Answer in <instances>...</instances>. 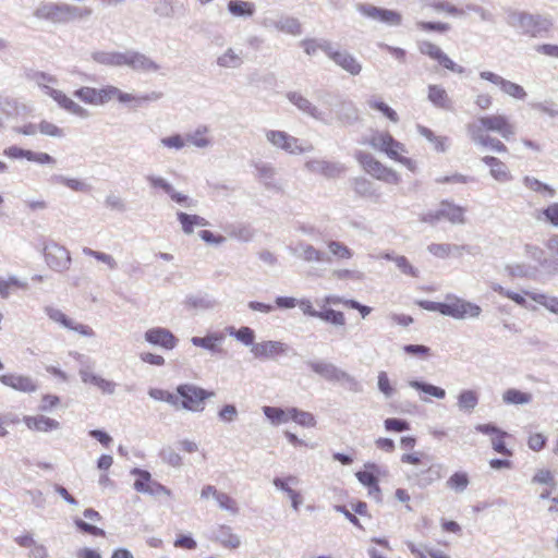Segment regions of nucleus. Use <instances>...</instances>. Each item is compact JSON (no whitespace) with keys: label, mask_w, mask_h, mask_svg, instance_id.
Segmentation results:
<instances>
[{"label":"nucleus","mask_w":558,"mask_h":558,"mask_svg":"<svg viewBox=\"0 0 558 558\" xmlns=\"http://www.w3.org/2000/svg\"><path fill=\"white\" fill-rule=\"evenodd\" d=\"M266 137L274 146L290 154H303L312 149L311 145L302 146L296 137L291 136L284 131H268Z\"/></svg>","instance_id":"obj_10"},{"label":"nucleus","mask_w":558,"mask_h":558,"mask_svg":"<svg viewBox=\"0 0 558 558\" xmlns=\"http://www.w3.org/2000/svg\"><path fill=\"white\" fill-rule=\"evenodd\" d=\"M220 542L225 547L238 548L240 546V538L233 534L229 527L222 529L220 534Z\"/></svg>","instance_id":"obj_54"},{"label":"nucleus","mask_w":558,"mask_h":558,"mask_svg":"<svg viewBox=\"0 0 558 558\" xmlns=\"http://www.w3.org/2000/svg\"><path fill=\"white\" fill-rule=\"evenodd\" d=\"M465 246L449 243H432L428 245V252L438 258H449L453 255L460 254Z\"/></svg>","instance_id":"obj_26"},{"label":"nucleus","mask_w":558,"mask_h":558,"mask_svg":"<svg viewBox=\"0 0 558 558\" xmlns=\"http://www.w3.org/2000/svg\"><path fill=\"white\" fill-rule=\"evenodd\" d=\"M328 248L332 255L341 259H349L353 255L352 251L348 246L337 241H330L328 243Z\"/></svg>","instance_id":"obj_51"},{"label":"nucleus","mask_w":558,"mask_h":558,"mask_svg":"<svg viewBox=\"0 0 558 558\" xmlns=\"http://www.w3.org/2000/svg\"><path fill=\"white\" fill-rule=\"evenodd\" d=\"M532 482L533 483H536V484H542V485H548L550 486L551 488H554L556 486V482H555V478H554V475L553 473L547 470V469H541L538 470L533 478H532Z\"/></svg>","instance_id":"obj_52"},{"label":"nucleus","mask_w":558,"mask_h":558,"mask_svg":"<svg viewBox=\"0 0 558 558\" xmlns=\"http://www.w3.org/2000/svg\"><path fill=\"white\" fill-rule=\"evenodd\" d=\"M525 294L534 302L544 306L550 313L558 315V298L557 296H549V295H546L543 293H534V292H525Z\"/></svg>","instance_id":"obj_32"},{"label":"nucleus","mask_w":558,"mask_h":558,"mask_svg":"<svg viewBox=\"0 0 558 558\" xmlns=\"http://www.w3.org/2000/svg\"><path fill=\"white\" fill-rule=\"evenodd\" d=\"M288 99L295 105L300 110L304 111L305 113L316 117L317 109L316 107L303 95L296 92L289 93L287 95Z\"/></svg>","instance_id":"obj_37"},{"label":"nucleus","mask_w":558,"mask_h":558,"mask_svg":"<svg viewBox=\"0 0 558 558\" xmlns=\"http://www.w3.org/2000/svg\"><path fill=\"white\" fill-rule=\"evenodd\" d=\"M23 422L35 432H50L59 427L58 421L44 415L24 416Z\"/></svg>","instance_id":"obj_22"},{"label":"nucleus","mask_w":558,"mask_h":558,"mask_svg":"<svg viewBox=\"0 0 558 558\" xmlns=\"http://www.w3.org/2000/svg\"><path fill=\"white\" fill-rule=\"evenodd\" d=\"M117 99L119 102H133L140 100H147L148 97H136L132 94L124 93L120 90L118 87L112 85H107L101 88H97V104L104 105L109 102L110 100Z\"/></svg>","instance_id":"obj_15"},{"label":"nucleus","mask_w":558,"mask_h":558,"mask_svg":"<svg viewBox=\"0 0 558 558\" xmlns=\"http://www.w3.org/2000/svg\"><path fill=\"white\" fill-rule=\"evenodd\" d=\"M470 484L469 474L464 471H458L447 480V486L456 493L464 492Z\"/></svg>","instance_id":"obj_34"},{"label":"nucleus","mask_w":558,"mask_h":558,"mask_svg":"<svg viewBox=\"0 0 558 558\" xmlns=\"http://www.w3.org/2000/svg\"><path fill=\"white\" fill-rule=\"evenodd\" d=\"M446 219L453 225H462L465 222V208L451 202L444 201L440 207L425 217V221L430 223Z\"/></svg>","instance_id":"obj_7"},{"label":"nucleus","mask_w":558,"mask_h":558,"mask_svg":"<svg viewBox=\"0 0 558 558\" xmlns=\"http://www.w3.org/2000/svg\"><path fill=\"white\" fill-rule=\"evenodd\" d=\"M305 166L308 170L319 172L328 178L337 177L343 171V167L326 160H310Z\"/></svg>","instance_id":"obj_23"},{"label":"nucleus","mask_w":558,"mask_h":558,"mask_svg":"<svg viewBox=\"0 0 558 558\" xmlns=\"http://www.w3.org/2000/svg\"><path fill=\"white\" fill-rule=\"evenodd\" d=\"M427 92V98L434 106L441 109L450 108V98L442 86L436 84L429 85Z\"/></svg>","instance_id":"obj_24"},{"label":"nucleus","mask_w":558,"mask_h":558,"mask_svg":"<svg viewBox=\"0 0 558 558\" xmlns=\"http://www.w3.org/2000/svg\"><path fill=\"white\" fill-rule=\"evenodd\" d=\"M45 93L51 97L61 108L68 110L71 113L85 117L87 114L86 109L77 105L73 101L69 96H66L62 90L54 89L47 84H39Z\"/></svg>","instance_id":"obj_16"},{"label":"nucleus","mask_w":558,"mask_h":558,"mask_svg":"<svg viewBox=\"0 0 558 558\" xmlns=\"http://www.w3.org/2000/svg\"><path fill=\"white\" fill-rule=\"evenodd\" d=\"M392 260L397 265V267L400 269L401 272H403L407 276L410 277H417L418 271L416 268H414L409 259L405 256H397L393 257Z\"/></svg>","instance_id":"obj_53"},{"label":"nucleus","mask_w":558,"mask_h":558,"mask_svg":"<svg viewBox=\"0 0 558 558\" xmlns=\"http://www.w3.org/2000/svg\"><path fill=\"white\" fill-rule=\"evenodd\" d=\"M81 378L83 383L96 386L104 393H112L114 391L116 385L112 381L105 379L98 375H95L90 372L82 371Z\"/></svg>","instance_id":"obj_27"},{"label":"nucleus","mask_w":558,"mask_h":558,"mask_svg":"<svg viewBox=\"0 0 558 558\" xmlns=\"http://www.w3.org/2000/svg\"><path fill=\"white\" fill-rule=\"evenodd\" d=\"M475 430L482 433L484 435L490 436L492 447L495 452L506 456L508 458L513 456V451L506 446V439L509 437V434L496 425L487 423V424H478L475 426Z\"/></svg>","instance_id":"obj_9"},{"label":"nucleus","mask_w":558,"mask_h":558,"mask_svg":"<svg viewBox=\"0 0 558 558\" xmlns=\"http://www.w3.org/2000/svg\"><path fill=\"white\" fill-rule=\"evenodd\" d=\"M400 461L404 464L414 466H427L426 471H430L432 465H428L429 459L423 451H412L403 453Z\"/></svg>","instance_id":"obj_36"},{"label":"nucleus","mask_w":558,"mask_h":558,"mask_svg":"<svg viewBox=\"0 0 558 558\" xmlns=\"http://www.w3.org/2000/svg\"><path fill=\"white\" fill-rule=\"evenodd\" d=\"M468 130L474 142L494 151L504 154L508 151L507 145L486 133L494 132L506 140L515 134L514 123L509 117L501 113L482 116L477 119L476 123L469 125Z\"/></svg>","instance_id":"obj_1"},{"label":"nucleus","mask_w":558,"mask_h":558,"mask_svg":"<svg viewBox=\"0 0 558 558\" xmlns=\"http://www.w3.org/2000/svg\"><path fill=\"white\" fill-rule=\"evenodd\" d=\"M482 161L489 167V173L496 181L508 182L512 179V174L508 166L499 158L494 156H484Z\"/></svg>","instance_id":"obj_21"},{"label":"nucleus","mask_w":558,"mask_h":558,"mask_svg":"<svg viewBox=\"0 0 558 558\" xmlns=\"http://www.w3.org/2000/svg\"><path fill=\"white\" fill-rule=\"evenodd\" d=\"M407 546L415 558H451L448 554L441 550H429L426 553L422 545L413 542H408Z\"/></svg>","instance_id":"obj_39"},{"label":"nucleus","mask_w":558,"mask_h":558,"mask_svg":"<svg viewBox=\"0 0 558 558\" xmlns=\"http://www.w3.org/2000/svg\"><path fill=\"white\" fill-rule=\"evenodd\" d=\"M500 89L508 96L519 100H523L527 96L525 89L521 85L508 80H504L500 85Z\"/></svg>","instance_id":"obj_45"},{"label":"nucleus","mask_w":558,"mask_h":558,"mask_svg":"<svg viewBox=\"0 0 558 558\" xmlns=\"http://www.w3.org/2000/svg\"><path fill=\"white\" fill-rule=\"evenodd\" d=\"M311 316H315L325 322H329L340 326L344 325L345 323L344 314L342 312L335 311L331 308L325 310L323 312H311Z\"/></svg>","instance_id":"obj_44"},{"label":"nucleus","mask_w":558,"mask_h":558,"mask_svg":"<svg viewBox=\"0 0 558 558\" xmlns=\"http://www.w3.org/2000/svg\"><path fill=\"white\" fill-rule=\"evenodd\" d=\"M482 313V308L474 303L460 299L456 295H447L444 302L442 315L456 319L475 318Z\"/></svg>","instance_id":"obj_6"},{"label":"nucleus","mask_w":558,"mask_h":558,"mask_svg":"<svg viewBox=\"0 0 558 558\" xmlns=\"http://www.w3.org/2000/svg\"><path fill=\"white\" fill-rule=\"evenodd\" d=\"M112 63L116 65L128 64L133 66L134 69H145L148 65V60L140 54H116L113 56Z\"/></svg>","instance_id":"obj_31"},{"label":"nucleus","mask_w":558,"mask_h":558,"mask_svg":"<svg viewBox=\"0 0 558 558\" xmlns=\"http://www.w3.org/2000/svg\"><path fill=\"white\" fill-rule=\"evenodd\" d=\"M403 351L408 354L418 355L422 357H427L430 355V349L428 347L422 345V344L404 345Z\"/></svg>","instance_id":"obj_63"},{"label":"nucleus","mask_w":558,"mask_h":558,"mask_svg":"<svg viewBox=\"0 0 558 558\" xmlns=\"http://www.w3.org/2000/svg\"><path fill=\"white\" fill-rule=\"evenodd\" d=\"M478 404V395L475 390H463L458 396V407L463 412H472Z\"/></svg>","instance_id":"obj_30"},{"label":"nucleus","mask_w":558,"mask_h":558,"mask_svg":"<svg viewBox=\"0 0 558 558\" xmlns=\"http://www.w3.org/2000/svg\"><path fill=\"white\" fill-rule=\"evenodd\" d=\"M38 132L43 135L51 137H62L64 135V132L61 128L48 120H41L38 123Z\"/></svg>","instance_id":"obj_50"},{"label":"nucleus","mask_w":558,"mask_h":558,"mask_svg":"<svg viewBox=\"0 0 558 558\" xmlns=\"http://www.w3.org/2000/svg\"><path fill=\"white\" fill-rule=\"evenodd\" d=\"M145 339L150 344L159 345L166 350H172L178 343V339L174 335L170 330L161 327L148 329L145 332Z\"/></svg>","instance_id":"obj_17"},{"label":"nucleus","mask_w":558,"mask_h":558,"mask_svg":"<svg viewBox=\"0 0 558 558\" xmlns=\"http://www.w3.org/2000/svg\"><path fill=\"white\" fill-rule=\"evenodd\" d=\"M251 351L257 359H271L284 353L286 348L279 341H263L253 344Z\"/></svg>","instance_id":"obj_20"},{"label":"nucleus","mask_w":558,"mask_h":558,"mask_svg":"<svg viewBox=\"0 0 558 558\" xmlns=\"http://www.w3.org/2000/svg\"><path fill=\"white\" fill-rule=\"evenodd\" d=\"M75 525L84 533H87V534H90L93 536H100V537H105L106 536V532L100 529V527H97L95 525H92L83 520H76L75 521Z\"/></svg>","instance_id":"obj_59"},{"label":"nucleus","mask_w":558,"mask_h":558,"mask_svg":"<svg viewBox=\"0 0 558 558\" xmlns=\"http://www.w3.org/2000/svg\"><path fill=\"white\" fill-rule=\"evenodd\" d=\"M420 52L428 58L437 61L442 68L456 72L463 73V68L457 65L441 49L439 46L430 41H423L418 46Z\"/></svg>","instance_id":"obj_13"},{"label":"nucleus","mask_w":558,"mask_h":558,"mask_svg":"<svg viewBox=\"0 0 558 558\" xmlns=\"http://www.w3.org/2000/svg\"><path fill=\"white\" fill-rule=\"evenodd\" d=\"M216 499L222 509H226L232 513H235L238 511V506H236L235 500L233 498H231L229 495H227L225 493H220L219 495H217Z\"/></svg>","instance_id":"obj_61"},{"label":"nucleus","mask_w":558,"mask_h":558,"mask_svg":"<svg viewBox=\"0 0 558 558\" xmlns=\"http://www.w3.org/2000/svg\"><path fill=\"white\" fill-rule=\"evenodd\" d=\"M265 416L274 424L280 425L290 421L291 408L281 409L276 407H264Z\"/></svg>","instance_id":"obj_29"},{"label":"nucleus","mask_w":558,"mask_h":558,"mask_svg":"<svg viewBox=\"0 0 558 558\" xmlns=\"http://www.w3.org/2000/svg\"><path fill=\"white\" fill-rule=\"evenodd\" d=\"M177 392L182 399V408L193 412L203 411L205 400L215 396L214 391H207L201 387L191 384L178 386Z\"/></svg>","instance_id":"obj_5"},{"label":"nucleus","mask_w":558,"mask_h":558,"mask_svg":"<svg viewBox=\"0 0 558 558\" xmlns=\"http://www.w3.org/2000/svg\"><path fill=\"white\" fill-rule=\"evenodd\" d=\"M45 259L47 265L57 271L68 269L71 264V256L69 251L64 246L57 243L46 245Z\"/></svg>","instance_id":"obj_12"},{"label":"nucleus","mask_w":558,"mask_h":558,"mask_svg":"<svg viewBox=\"0 0 558 558\" xmlns=\"http://www.w3.org/2000/svg\"><path fill=\"white\" fill-rule=\"evenodd\" d=\"M367 144L374 149L384 153L389 159L404 166L408 170H417L416 161L404 156L408 153L405 145L397 141L388 131H376L368 138Z\"/></svg>","instance_id":"obj_2"},{"label":"nucleus","mask_w":558,"mask_h":558,"mask_svg":"<svg viewBox=\"0 0 558 558\" xmlns=\"http://www.w3.org/2000/svg\"><path fill=\"white\" fill-rule=\"evenodd\" d=\"M417 27L425 32H439L444 33L447 32L450 28V25L447 23H440V22H418Z\"/></svg>","instance_id":"obj_58"},{"label":"nucleus","mask_w":558,"mask_h":558,"mask_svg":"<svg viewBox=\"0 0 558 558\" xmlns=\"http://www.w3.org/2000/svg\"><path fill=\"white\" fill-rule=\"evenodd\" d=\"M28 161L31 162H36V163H39V165H53L56 163V159L50 156L49 154L47 153H35L33 150H29L28 149V153H27V159Z\"/></svg>","instance_id":"obj_57"},{"label":"nucleus","mask_w":558,"mask_h":558,"mask_svg":"<svg viewBox=\"0 0 558 558\" xmlns=\"http://www.w3.org/2000/svg\"><path fill=\"white\" fill-rule=\"evenodd\" d=\"M48 316L56 323L63 325L64 327L78 332L80 335L90 337L94 335L93 329L84 324L74 323L64 313L56 308L47 310Z\"/></svg>","instance_id":"obj_19"},{"label":"nucleus","mask_w":558,"mask_h":558,"mask_svg":"<svg viewBox=\"0 0 558 558\" xmlns=\"http://www.w3.org/2000/svg\"><path fill=\"white\" fill-rule=\"evenodd\" d=\"M527 447L534 451H542L547 445V436L543 433H531L526 439Z\"/></svg>","instance_id":"obj_48"},{"label":"nucleus","mask_w":558,"mask_h":558,"mask_svg":"<svg viewBox=\"0 0 558 558\" xmlns=\"http://www.w3.org/2000/svg\"><path fill=\"white\" fill-rule=\"evenodd\" d=\"M543 215L545 219L553 226L558 227V203L548 205L544 210Z\"/></svg>","instance_id":"obj_64"},{"label":"nucleus","mask_w":558,"mask_h":558,"mask_svg":"<svg viewBox=\"0 0 558 558\" xmlns=\"http://www.w3.org/2000/svg\"><path fill=\"white\" fill-rule=\"evenodd\" d=\"M178 220L182 226V230L190 234L196 227H206L208 221L198 215H189L185 213H178Z\"/></svg>","instance_id":"obj_28"},{"label":"nucleus","mask_w":558,"mask_h":558,"mask_svg":"<svg viewBox=\"0 0 558 558\" xmlns=\"http://www.w3.org/2000/svg\"><path fill=\"white\" fill-rule=\"evenodd\" d=\"M131 474L136 477L133 487L137 493L154 496L161 494L170 495V492L163 485L153 480L148 471L136 468L131 471Z\"/></svg>","instance_id":"obj_8"},{"label":"nucleus","mask_w":558,"mask_h":558,"mask_svg":"<svg viewBox=\"0 0 558 558\" xmlns=\"http://www.w3.org/2000/svg\"><path fill=\"white\" fill-rule=\"evenodd\" d=\"M74 96L85 104L98 106L97 88L83 86L74 92Z\"/></svg>","instance_id":"obj_47"},{"label":"nucleus","mask_w":558,"mask_h":558,"mask_svg":"<svg viewBox=\"0 0 558 558\" xmlns=\"http://www.w3.org/2000/svg\"><path fill=\"white\" fill-rule=\"evenodd\" d=\"M92 14L89 8H78L66 3H41L34 11L35 17L53 24H65L76 19H84Z\"/></svg>","instance_id":"obj_3"},{"label":"nucleus","mask_w":558,"mask_h":558,"mask_svg":"<svg viewBox=\"0 0 558 558\" xmlns=\"http://www.w3.org/2000/svg\"><path fill=\"white\" fill-rule=\"evenodd\" d=\"M0 383L12 389L26 393L34 392L37 389L36 383L29 376L25 375L3 374L0 375Z\"/></svg>","instance_id":"obj_18"},{"label":"nucleus","mask_w":558,"mask_h":558,"mask_svg":"<svg viewBox=\"0 0 558 558\" xmlns=\"http://www.w3.org/2000/svg\"><path fill=\"white\" fill-rule=\"evenodd\" d=\"M322 50L341 69L351 75H359L362 71L361 63L348 51L332 50L330 44L322 47Z\"/></svg>","instance_id":"obj_11"},{"label":"nucleus","mask_w":558,"mask_h":558,"mask_svg":"<svg viewBox=\"0 0 558 558\" xmlns=\"http://www.w3.org/2000/svg\"><path fill=\"white\" fill-rule=\"evenodd\" d=\"M83 253L87 256H92V257L96 258L99 262L105 263L110 268H114L117 266V263L111 255H108V254H105V253H101L98 251H94L89 247H84Z\"/></svg>","instance_id":"obj_56"},{"label":"nucleus","mask_w":558,"mask_h":558,"mask_svg":"<svg viewBox=\"0 0 558 558\" xmlns=\"http://www.w3.org/2000/svg\"><path fill=\"white\" fill-rule=\"evenodd\" d=\"M310 367L313 372L329 380H339L345 377L344 372H341L332 364L325 362H311Z\"/></svg>","instance_id":"obj_25"},{"label":"nucleus","mask_w":558,"mask_h":558,"mask_svg":"<svg viewBox=\"0 0 558 558\" xmlns=\"http://www.w3.org/2000/svg\"><path fill=\"white\" fill-rule=\"evenodd\" d=\"M148 395L150 398L157 401H162L172 405H178V397L168 390L160 388H151L149 389Z\"/></svg>","instance_id":"obj_49"},{"label":"nucleus","mask_w":558,"mask_h":558,"mask_svg":"<svg viewBox=\"0 0 558 558\" xmlns=\"http://www.w3.org/2000/svg\"><path fill=\"white\" fill-rule=\"evenodd\" d=\"M290 421H294L303 427H314L316 425V420L312 413L299 410L298 408H291Z\"/></svg>","instance_id":"obj_42"},{"label":"nucleus","mask_w":558,"mask_h":558,"mask_svg":"<svg viewBox=\"0 0 558 558\" xmlns=\"http://www.w3.org/2000/svg\"><path fill=\"white\" fill-rule=\"evenodd\" d=\"M502 400L508 404H524L531 402L532 395L511 388L504 392Z\"/></svg>","instance_id":"obj_38"},{"label":"nucleus","mask_w":558,"mask_h":558,"mask_svg":"<svg viewBox=\"0 0 558 558\" xmlns=\"http://www.w3.org/2000/svg\"><path fill=\"white\" fill-rule=\"evenodd\" d=\"M384 425L388 432L401 433L410 429V424L400 418H386Z\"/></svg>","instance_id":"obj_55"},{"label":"nucleus","mask_w":558,"mask_h":558,"mask_svg":"<svg viewBox=\"0 0 558 558\" xmlns=\"http://www.w3.org/2000/svg\"><path fill=\"white\" fill-rule=\"evenodd\" d=\"M359 11L363 15L380 21L383 23H386L388 25H400L402 22V15L393 10L377 8L372 4H361L359 5Z\"/></svg>","instance_id":"obj_14"},{"label":"nucleus","mask_w":558,"mask_h":558,"mask_svg":"<svg viewBox=\"0 0 558 558\" xmlns=\"http://www.w3.org/2000/svg\"><path fill=\"white\" fill-rule=\"evenodd\" d=\"M187 141L179 134L163 137L161 144L168 148L181 149L186 145Z\"/></svg>","instance_id":"obj_60"},{"label":"nucleus","mask_w":558,"mask_h":558,"mask_svg":"<svg viewBox=\"0 0 558 558\" xmlns=\"http://www.w3.org/2000/svg\"><path fill=\"white\" fill-rule=\"evenodd\" d=\"M523 183L529 190H531L533 192L541 193V194H547L550 197L555 196V194H556L555 189L541 182L536 178L524 177Z\"/></svg>","instance_id":"obj_41"},{"label":"nucleus","mask_w":558,"mask_h":558,"mask_svg":"<svg viewBox=\"0 0 558 558\" xmlns=\"http://www.w3.org/2000/svg\"><path fill=\"white\" fill-rule=\"evenodd\" d=\"M371 109L379 111L384 117H386L389 121L397 123L399 121V116L396 110L389 107L385 101L372 97L367 101Z\"/></svg>","instance_id":"obj_33"},{"label":"nucleus","mask_w":558,"mask_h":558,"mask_svg":"<svg viewBox=\"0 0 558 558\" xmlns=\"http://www.w3.org/2000/svg\"><path fill=\"white\" fill-rule=\"evenodd\" d=\"M229 11L238 16H251L255 11L253 3L242 0H232L228 4Z\"/></svg>","instance_id":"obj_40"},{"label":"nucleus","mask_w":558,"mask_h":558,"mask_svg":"<svg viewBox=\"0 0 558 558\" xmlns=\"http://www.w3.org/2000/svg\"><path fill=\"white\" fill-rule=\"evenodd\" d=\"M235 338L246 345H253L254 343V331L250 327H241L234 332Z\"/></svg>","instance_id":"obj_62"},{"label":"nucleus","mask_w":558,"mask_h":558,"mask_svg":"<svg viewBox=\"0 0 558 558\" xmlns=\"http://www.w3.org/2000/svg\"><path fill=\"white\" fill-rule=\"evenodd\" d=\"M223 340L222 333H211L206 337H193L192 343L210 351H217L218 344Z\"/></svg>","instance_id":"obj_35"},{"label":"nucleus","mask_w":558,"mask_h":558,"mask_svg":"<svg viewBox=\"0 0 558 558\" xmlns=\"http://www.w3.org/2000/svg\"><path fill=\"white\" fill-rule=\"evenodd\" d=\"M410 386L437 399H444L446 397V391L442 388L430 384L414 380L410 383Z\"/></svg>","instance_id":"obj_46"},{"label":"nucleus","mask_w":558,"mask_h":558,"mask_svg":"<svg viewBox=\"0 0 558 558\" xmlns=\"http://www.w3.org/2000/svg\"><path fill=\"white\" fill-rule=\"evenodd\" d=\"M355 160L362 170L373 179L390 185H398L401 182V175L393 168L383 163L372 154L359 150L354 154Z\"/></svg>","instance_id":"obj_4"},{"label":"nucleus","mask_w":558,"mask_h":558,"mask_svg":"<svg viewBox=\"0 0 558 558\" xmlns=\"http://www.w3.org/2000/svg\"><path fill=\"white\" fill-rule=\"evenodd\" d=\"M357 480L366 487L369 488V494L380 493V488L378 486V478L373 471L364 470L356 473Z\"/></svg>","instance_id":"obj_43"}]
</instances>
